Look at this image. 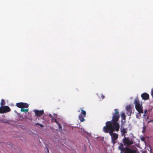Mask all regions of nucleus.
I'll return each mask as SVG.
<instances>
[{
    "label": "nucleus",
    "mask_w": 153,
    "mask_h": 153,
    "mask_svg": "<svg viewBox=\"0 0 153 153\" xmlns=\"http://www.w3.org/2000/svg\"><path fill=\"white\" fill-rule=\"evenodd\" d=\"M122 143H121L118 147V149L120 150V153H136L135 150H132L128 147H123Z\"/></svg>",
    "instance_id": "1"
},
{
    "label": "nucleus",
    "mask_w": 153,
    "mask_h": 153,
    "mask_svg": "<svg viewBox=\"0 0 153 153\" xmlns=\"http://www.w3.org/2000/svg\"><path fill=\"white\" fill-rule=\"evenodd\" d=\"M134 103L135 106V109L138 112L143 113L142 104V103H140L138 97L135 98L134 101Z\"/></svg>",
    "instance_id": "2"
},
{
    "label": "nucleus",
    "mask_w": 153,
    "mask_h": 153,
    "mask_svg": "<svg viewBox=\"0 0 153 153\" xmlns=\"http://www.w3.org/2000/svg\"><path fill=\"white\" fill-rule=\"evenodd\" d=\"M106 126H105L103 128L104 131L105 133L110 132L111 131H113L112 128V124L111 121H107L105 123Z\"/></svg>",
    "instance_id": "3"
},
{
    "label": "nucleus",
    "mask_w": 153,
    "mask_h": 153,
    "mask_svg": "<svg viewBox=\"0 0 153 153\" xmlns=\"http://www.w3.org/2000/svg\"><path fill=\"white\" fill-rule=\"evenodd\" d=\"M115 113L113 114L112 122L111 123L117 122L120 118V115L118 114V111L117 109H115Z\"/></svg>",
    "instance_id": "4"
},
{
    "label": "nucleus",
    "mask_w": 153,
    "mask_h": 153,
    "mask_svg": "<svg viewBox=\"0 0 153 153\" xmlns=\"http://www.w3.org/2000/svg\"><path fill=\"white\" fill-rule=\"evenodd\" d=\"M110 135L111 136L112 143L114 145L117 142V140L118 138V135L117 134L114 133L112 131L110 132Z\"/></svg>",
    "instance_id": "5"
},
{
    "label": "nucleus",
    "mask_w": 153,
    "mask_h": 153,
    "mask_svg": "<svg viewBox=\"0 0 153 153\" xmlns=\"http://www.w3.org/2000/svg\"><path fill=\"white\" fill-rule=\"evenodd\" d=\"M10 111L9 107L7 106H4L0 107V113L2 114L6 113Z\"/></svg>",
    "instance_id": "6"
},
{
    "label": "nucleus",
    "mask_w": 153,
    "mask_h": 153,
    "mask_svg": "<svg viewBox=\"0 0 153 153\" xmlns=\"http://www.w3.org/2000/svg\"><path fill=\"white\" fill-rule=\"evenodd\" d=\"M80 109L81 112L79 116V119L81 122H83L85 120L84 118L86 117V112L85 110L81 109V108Z\"/></svg>",
    "instance_id": "7"
},
{
    "label": "nucleus",
    "mask_w": 153,
    "mask_h": 153,
    "mask_svg": "<svg viewBox=\"0 0 153 153\" xmlns=\"http://www.w3.org/2000/svg\"><path fill=\"white\" fill-rule=\"evenodd\" d=\"M16 105L18 108H27L29 106L28 104L23 102L17 103Z\"/></svg>",
    "instance_id": "8"
},
{
    "label": "nucleus",
    "mask_w": 153,
    "mask_h": 153,
    "mask_svg": "<svg viewBox=\"0 0 153 153\" xmlns=\"http://www.w3.org/2000/svg\"><path fill=\"white\" fill-rule=\"evenodd\" d=\"M112 128L113 131L115 130L116 131H118L120 128V125L118 122L111 123Z\"/></svg>",
    "instance_id": "9"
},
{
    "label": "nucleus",
    "mask_w": 153,
    "mask_h": 153,
    "mask_svg": "<svg viewBox=\"0 0 153 153\" xmlns=\"http://www.w3.org/2000/svg\"><path fill=\"white\" fill-rule=\"evenodd\" d=\"M123 142L124 144L128 146L130 145L133 143L132 140H130L128 137H125L123 140Z\"/></svg>",
    "instance_id": "10"
},
{
    "label": "nucleus",
    "mask_w": 153,
    "mask_h": 153,
    "mask_svg": "<svg viewBox=\"0 0 153 153\" xmlns=\"http://www.w3.org/2000/svg\"><path fill=\"white\" fill-rule=\"evenodd\" d=\"M35 113V114L36 117H40L43 115L44 113V111L43 110H39L37 109L33 111Z\"/></svg>",
    "instance_id": "11"
},
{
    "label": "nucleus",
    "mask_w": 153,
    "mask_h": 153,
    "mask_svg": "<svg viewBox=\"0 0 153 153\" xmlns=\"http://www.w3.org/2000/svg\"><path fill=\"white\" fill-rule=\"evenodd\" d=\"M141 97L144 100H146L149 99V95L146 93L144 92L141 95Z\"/></svg>",
    "instance_id": "12"
},
{
    "label": "nucleus",
    "mask_w": 153,
    "mask_h": 153,
    "mask_svg": "<svg viewBox=\"0 0 153 153\" xmlns=\"http://www.w3.org/2000/svg\"><path fill=\"white\" fill-rule=\"evenodd\" d=\"M126 110L129 112L131 114V107L130 105H128L126 107Z\"/></svg>",
    "instance_id": "13"
},
{
    "label": "nucleus",
    "mask_w": 153,
    "mask_h": 153,
    "mask_svg": "<svg viewBox=\"0 0 153 153\" xmlns=\"http://www.w3.org/2000/svg\"><path fill=\"white\" fill-rule=\"evenodd\" d=\"M121 132L122 133V135H123V134H125L127 133V129L123 128L121 130Z\"/></svg>",
    "instance_id": "14"
},
{
    "label": "nucleus",
    "mask_w": 153,
    "mask_h": 153,
    "mask_svg": "<svg viewBox=\"0 0 153 153\" xmlns=\"http://www.w3.org/2000/svg\"><path fill=\"white\" fill-rule=\"evenodd\" d=\"M29 111L28 109H24L23 108H21L20 110L21 112H24L25 113L28 112Z\"/></svg>",
    "instance_id": "15"
},
{
    "label": "nucleus",
    "mask_w": 153,
    "mask_h": 153,
    "mask_svg": "<svg viewBox=\"0 0 153 153\" xmlns=\"http://www.w3.org/2000/svg\"><path fill=\"white\" fill-rule=\"evenodd\" d=\"M5 104V102L4 100L3 99H2L1 101V102L0 103V105L1 106H3Z\"/></svg>",
    "instance_id": "16"
},
{
    "label": "nucleus",
    "mask_w": 153,
    "mask_h": 153,
    "mask_svg": "<svg viewBox=\"0 0 153 153\" xmlns=\"http://www.w3.org/2000/svg\"><path fill=\"white\" fill-rule=\"evenodd\" d=\"M121 117L122 119L123 120H125L126 119V116L124 113H122L121 114Z\"/></svg>",
    "instance_id": "17"
},
{
    "label": "nucleus",
    "mask_w": 153,
    "mask_h": 153,
    "mask_svg": "<svg viewBox=\"0 0 153 153\" xmlns=\"http://www.w3.org/2000/svg\"><path fill=\"white\" fill-rule=\"evenodd\" d=\"M51 122H55L57 123H58V122L57 121L56 119V118H53L51 119Z\"/></svg>",
    "instance_id": "18"
},
{
    "label": "nucleus",
    "mask_w": 153,
    "mask_h": 153,
    "mask_svg": "<svg viewBox=\"0 0 153 153\" xmlns=\"http://www.w3.org/2000/svg\"><path fill=\"white\" fill-rule=\"evenodd\" d=\"M35 125L36 126L39 125L41 127H44V126L43 125H42V124H40L39 123H36L35 124Z\"/></svg>",
    "instance_id": "19"
},
{
    "label": "nucleus",
    "mask_w": 153,
    "mask_h": 153,
    "mask_svg": "<svg viewBox=\"0 0 153 153\" xmlns=\"http://www.w3.org/2000/svg\"><path fill=\"white\" fill-rule=\"evenodd\" d=\"M141 113H140L139 112H138V113H137L136 115V116L137 117L139 118L140 117H141Z\"/></svg>",
    "instance_id": "20"
},
{
    "label": "nucleus",
    "mask_w": 153,
    "mask_h": 153,
    "mask_svg": "<svg viewBox=\"0 0 153 153\" xmlns=\"http://www.w3.org/2000/svg\"><path fill=\"white\" fill-rule=\"evenodd\" d=\"M59 127V129H61L62 128V126L61 125H60L59 123L57 124Z\"/></svg>",
    "instance_id": "21"
},
{
    "label": "nucleus",
    "mask_w": 153,
    "mask_h": 153,
    "mask_svg": "<svg viewBox=\"0 0 153 153\" xmlns=\"http://www.w3.org/2000/svg\"><path fill=\"white\" fill-rule=\"evenodd\" d=\"M53 117L54 118H56L57 117V114H53Z\"/></svg>",
    "instance_id": "22"
},
{
    "label": "nucleus",
    "mask_w": 153,
    "mask_h": 153,
    "mask_svg": "<svg viewBox=\"0 0 153 153\" xmlns=\"http://www.w3.org/2000/svg\"><path fill=\"white\" fill-rule=\"evenodd\" d=\"M151 94L153 98V88L152 90L151 91Z\"/></svg>",
    "instance_id": "23"
},
{
    "label": "nucleus",
    "mask_w": 153,
    "mask_h": 153,
    "mask_svg": "<svg viewBox=\"0 0 153 153\" xmlns=\"http://www.w3.org/2000/svg\"><path fill=\"white\" fill-rule=\"evenodd\" d=\"M49 116L51 118V119H53V116H52V115L51 114H49Z\"/></svg>",
    "instance_id": "24"
},
{
    "label": "nucleus",
    "mask_w": 153,
    "mask_h": 153,
    "mask_svg": "<svg viewBox=\"0 0 153 153\" xmlns=\"http://www.w3.org/2000/svg\"><path fill=\"white\" fill-rule=\"evenodd\" d=\"M101 97L102 99H103L105 97L102 94V95H101Z\"/></svg>",
    "instance_id": "25"
},
{
    "label": "nucleus",
    "mask_w": 153,
    "mask_h": 153,
    "mask_svg": "<svg viewBox=\"0 0 153 153\" xmlns=\"http://www.w3.org/2000/svg\"><path fill=\"white\" fill-rule=\"evenodd\" d=\"M147 111V110H145L144 111V113H145V114H144V115H145V114L146 113V112Z\"/></svg>",
    "instance_id": "26"
},
{
    "label": "nucleus",
    "mask_w": 153,
    "mask_h": 153,
    "mask_svg": "<svg viewBox=\"0 0 153 153\" xmlns=\"http://www.w3.org/2000/svg\"><path fill=\"white\" fill-rule=\"evenodd\" d=\"M149 122H152V123H153V120H151L150 121H149Z\"/></svg>",
    "instance_id": "27"
},
{
    "label": "nucleus",
    "mask_w": 153,
    "mask_h": 153,
    "mask_svg": "<svg viewBox=\"0 0 153 153\" xmlns=\"http://www.w3.org/2000/svg\"><path fill=\"white\" fill-rule=\"evenodd\" d=\"M46 153H49V151L48 149H47V151L46 152Z\"/></svg>",
    "instance_id": "28"
},
{
    "label": "nucleus",
    "mask_w": 153,
    "mask_h": 153,
    "mask_svg": "<svg viewBox=\"0 0 153 153\" xmlns=\"http://www.w3.org/2000/svg\"><path fill=\"white\" fill-rule=\"evenodd\" d=\"M141 139L142 140L144 141V140L145 139H144V138L143 137V138H141Z\"/></svg>",
    "instance_id": "29"
},
{
    "label": "nucleus",
    "mask_w": 153,
    "mask_h": 153,
    "mask_svg": "<svg viewBox=\"0 0 153 153\" xmlns=\"http://www.w3.org/2000/svg\"><path fill=\"white\" fill-rule=\"evenodd\" d=\"M0 114H1V113H0Z\"/></svg>",
    "instance_id": "30"
}]
</instances>
